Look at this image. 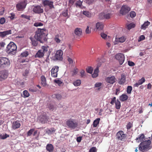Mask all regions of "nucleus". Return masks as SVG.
<instances>
[{
	"label": "nucleus",
	"instance_id": "1",
	"mask_svg": "<svg viewBox=\"0 0 152 152\" xmlns=\"http://www.w3.org/2000/svg\"><path fill=\"white\" fill-rule=\"evenodd\" d=\"M47 35V31L46 29L38 28L36 32L34 37L40 43H42L46 40Z\"/></svg>",
	"mask_w": 152,
	"mask_h": 152
},
{
	"label": "nucleus",
	"instance_id": "2",
	"mask_svg": "<svg viewBox=\"0 0 152 152\" xmlns=\"http://www.w3.org/2000/svg\"><path fill=\"white\" fill-rule=\"evenodd\" d=\"M17 46L13 42H10L7 47L6 52L8 54L14 55L16 52Z\"/></svg>",
	"mask_w": 152,
	"mask_h": 152
},
{
	"label": "nucleus",
	"instance_id": "3",
	"mask_svg": "<svg viewBox=\"0 0 152 152\" xmlns=\"http://www.w3.org/2000/svg\"><path fill=\"white\" fill-rule=\"evenodd\" d=\"M151 143V141L150 140H145L142 142L139 145V150L142 151L147 150L149 148Z\"/></svg>",
	"mask_w": 152,
	"mask_h": 152
},
{
	"label": "nucleus",
	"instance_id": "4",
	"mask_svg": "<svg viewBox=\"0 0 152 152\" xmlns=\"http://www.w3.org/2000/svg\"><path fill=\"white\" fill-rule=\"evenodd\" d=\"M66 124L69 128L73 129H74L78 126V123L75 120L72 119H69L67 121Z\"/></svg>",
	"mask_w": 152,
	"mask_h": 152
},
{
	"label": "nucleus",
	"instance_id": "5",
	"mask_svg": "<svg viewBox=\"0 0 152 152\" xmlns=\"http://www.w3.org/2000/svg\"><path fill=\"white\" fill-rule=\"evenodd\" d=\"M98 60H99V63H98L97 67L94 70L93 73L92 75V77L93 78H96L98 76L99 72V67L101 66L102 65V62H104L103 58H99Z\"/></svg>",
	"mask_w": 152,
	"mask_h": 152
},
{
	"label": "nucleus",
	"instance_id": "6",
	"mask_svg": "<svg viewBox=\"0 0 152 152\" xmlns=\"http://www.w3.org/2000/svg\"><path fill=\"white\" fill-rule=\"evenodd\" d=\"M10 64V60L5 57L0 58V67H4L8 66Z\"/></svg>",
	"mask_w": 152,
	"mask_h": 152
},
{
	"label": "nucleus",
	"instance_id": "7",
	"mask_svg": "<svg viewBox=\"0 0 152 152\" xmlns=\"http://www.w3.org/2000/svg\"><path fill=\"white\" fill-rule=\"evenodd\" d=\"M126 136L127 134H124L123 131L121 130L119 131L116 134V138L122 141H125Z\"/></svg>",
	"mask_w": 152,
	"mask_h": 152
},
{
	"label": "nucleus",
	"instance_id": "8",
	"mask_svg": "<svg viewBox=\"0 0 152 152\" xmlns=\"http://www.w3.org/2000/svg\"><path fill=\"white\" fill-rule=\"evenodd\" d=\"M115 58L119 62L120 65L123 64L125 60L124 55L121 53L116 54L115 56Z\"/></svg>",
	"mask_w": 152,
	"mask_h": 152
},
{
	"label": "nucleus",
	"instance_id": "9",
	"mask_svg": "<svg viewBox=\"0 0 152 152\" xmlns=\"http://www.w3.org/2000/svg\"><path fill=\"white\" fill-rule=\"evenodd\" d=\"M46 113H43L39 117V119L42 123L49 122V118L47 116Z\"/></svg>",
	"mask_w": 152,
	"mask_h": 152
},
{
	"label": "nucleus",
	"instance_id": "10",
	"mask_svg": "<svg viewBox=\"0 0 152 152\" xmlns=\"http://www.w3.org/2000/svg\"><path fill=\"white\" fill-rule=\"evenodd\" d=\"M32 9L33 12L36 14L41 13L43 12V7L39 5L34 6Z\"/></svg>",
	"mask_w": 152,
	"mask_h": 152
},
{
	"label": "nucleus",
	"instance_id": "11",
	"mask_svg": "<svg viewBox=\"0 0 152 152\" xmlns=\"http://www.w3.org/2000/svg\"><path fill=\"white\" fill-rule=\"evenodd\" d=\"M130 10V8L127 5H123L121 7L120 13L122 15H125Z\"/></svg>",
	"mask_w": 152,
	"mask_h": 152
},
{
	"label": "nucleus",
	"instance_id": "12",
	"mask_svg": "<svg viewBox=\"0 0 152 152\" xmlns=\"http://www.w3.org/2000/svg\"><path fill=\"white\" fill-rule=\"evenodd\" d=\"M26 5L25 1L19 2L16 5V7L18 11H21L24 9Z\"/></svg>",
	"mask_w": 152,
	"mask_h": 152
},
{
	"label": "nucleus",
	"instance_id": "13",
	"mask_svg": "<svg viewBox=\"0 0 152 152\" xmlns=\"http://www.w3.org/2000/svg\"><path fill=\"white\" fill-rule=\"evenodd\" d=\"M59 67L57 66H54L51 70V75L52 77L56 78L57 77Z\"/></svg>",
	"mask_w": 152,
	"mask_h": 152
},
{
	"label": "nucleus",
	"instance_id": "14",
	"mask_svg": "<svg viewBox=\"0 0 152 152\" xmlns=\"http://www.w3.org/2000/svg\"><path fill=\"white\" fill-rule=\"evenodd\" d=\"M105 80L107 83H109V84L107 85L111 87V85L115 83L116 79L114 76H113L107 77Z\"/></svg>",
	"mask_w": 152,
	"mask_h": 152
},
{
	"label": "nucleus",
	"instance_id": "15",
	"mask_svg": "<svg viewBox=\"0 0 152 152\" xmlns=\"http://www.w3.org/2000/svg\"><path fill=\"white\" fill-rule=\"evenodd\" d=\"M8 73L6 70L1 71H0V81L3 80L7 77Z\"/></svg>",
	"mask_w": 152,
	"mask_h": 152
},
{
	"label": "nucleus",
	"instance_id": "16",
	"mask_svg": "<svg viewBox=\"0 0 152 152\" xmlns=\"http://www.w3.org/2000/svg\"><path fill=\"white\" fill-rule=\"evenodd\" d=\"M63 52L61 50H57L56 53L55 57L58 60H61L62 59Z\"/></svg>",
	"mask_w": 152,
	"mask_h": 152
},
{
	"label": "nucleus",
	"instance_id": "17",
	"mask_svg": "<svg viewBox=\"0 0 152 152\" xmlns=\"http://www.w3.org/2000/svg\"><path fill=\"white\" fill-rule=\"evenodd\" d=\"M20 124L18 121L13 122L12 124V128L13 130H15L19 128L20 126Z\"/></svg>",
	"mask_w": 152,
	"mask_h": 152
},
{
	"label": "nucleus",
	"instance_id": "18",
	"mask_svg": "<svg viewBox=\"0 0 152 152\" xmlns=\"http://www.w3.org/2000/svg\"><path fill=\"white\" fill-rule=\"evenodd\" d=\"M12 33V30H11L0 32V37L2 38H4L7 35L11 34Z\"/></svg>",
	"mask_w": 152,
	"mask_h": 152
},
{
	"label": "nucleus",
	"instance_id": "19",
	"mask_svg": "<svg viewBox=\"0 0 152 152\" xmlns=\"http://www.w3.org/2000/svg\"><path fill=\"white\" fill-rule=\"evenodd\" d=\"M53 2L48 0H45L43 2L44 6L45 7L48 6L50 8L53 7Z\"/></svg>",
	"mask_w": 152,
	"mask_h": 152
},
{
	"label": "nucleus",
	"instance_id": "20",
	"mask_svg": "<svg viewBox=\"0 0 152 152\" xmlns=\"http://www.w3.org/2000/svg\"><path fill=\"white\" fill-rule=\"evenodd\" d=\"M95 26L96 29L98 31H101L103 29L104 25L102 22H98L96 24Z\"/></svg>",
	"mask_w": 152,
	"mask_h": 152
},
{
	"label": "nucleus",
	"instance_id": "21",
	"mask_svg": "<svg viewBox=\"0 0 152 152\" xmlns=\"http://www.w3.org/2000/svg\"><path fill=\"white\" fill-rule=\"evenodd\" d=\"M126 78V76L125 74H122L121 78L118 80V83L120 85L123 84L125 83Z\"/></svg>",
	"mask_w": 152,
	"mask_h": 152
},
{
	"label": "nucleus",
	"instance_id": "22",
	"mask_svg": "<svg viewBox=\"0 0 152 152\" xmlns=\"http://www.w3.org/2000/svg\"><path fill=\"white\" fill-rule=\"evenodd\" d=\"M145 81L144 77H142L141 79L139 80L137 83L134 84V87H138L139 85L142 84Z\"/></svg>",
	"mask_w": 152,
	"mask_h": 152
},
{
	"label": "nucleus",
	"instance_id": "23",
	"mask_svg": "<svg viewBox=\"0 0 152 152\" xmlns=\"http://www.w3.org/2000/svg\"><path fill=\"white\" fill-rule=\"evenodd\" d=\"M46 149L49 152H52L54 150V147L52 144H48L46 145Z\"/></svg>",
	"mask_w": 152,
	"mask_h": 152
},
{
	"label": "nucleus",
	"instance_id": "24",
	"mask_svg": "<svg viewBox=\"0 0 152 152\" xmlns=\"http://www.w3.org/2000/svg\"><path fill=\"white\" fill-rule=\"evenodd\" d=\"M29 39L31 41L32 45L34 46H37L38 44V40H37V39L34 38H34L30 37Z\"/></svg>",
	"mask_w": 152,
	"mask_h": 152
},
{
	"label": "nucleus",
	"instance_id": "25",
	"mask_svg": "<svg viewBox=\"0 0 152 152\" xmlns=\"http://www.w3.org/2000/svg\"><path fill=\"white\" fill-rule=\"evenodd\" d=\"M74 33L77 36H80L82 34V30L81 28H77L75 30Z\"/></svg>",
	"mask_w": 152,
	"mask_h": 152
},
{
	"label": "nucleus",
	"instance_id": "26",
	"mask_svg": "<svg viewBox=\"0 0 152 152\" xmlns=\"http://www.w3.org/2000/svg\"><path fill=\"white\" fill-rule=\"evenodd\" d=\"M45 53L41 50H39L35 56V57L41 58L43 56Z\"/></svg>",
	"mask_w": 152,
	"mask_h": 152
},
{
	"label": "nucleus",
	"instance_id": "27",
	"mask_svg": "<svg viewBox=\"0 0 152 152\" xmlns=\"http://www.w3.org/2000/svg\"><path fill=\"white\" fill-rule=\"evenodd\" d=\"M144 138V135L142 134L138 136V137L136 139V140L138 142H140L143 141Z\"/></svg>",
	"mask_w": 152,
	"mask_h": 152
},
{
	"label": "nucleus",
	"instance_id": "28",
	"mask_svg": "<svg viewBox=\"0 0 152 152\" xmlns=\"http://www.w3.org/2000/svg\"><path fill=\"white\" fill-rule=\"evenodd\" d=\"M150 23L148 21H147L141 26V28L142 29H145L148 27V26L150 25Z\"/></svg>",
	"mask_w": 152,
	"mask_h": 152
},
{
	"label": "nucleus",
	"instance_id": "29",
	"mask_svg": "<svg viewBox=\"0 0 152 152\" xmlns=\"http://www.w3.org/2000/svg\"><path fill=\"white\" fill-rule=\"evenodd\" d=\"M128 98V96L127 95L125 94H123L122 95L120 96V100L122 102L126 100Z\"/></svg>",
	"mask_w": 152,
	"mask_h": 152
},
{
	"label": "nucleus",
	"instance_id": "30",
	"mask_svg": "<svg viewBox=\"0 0 152 152\" xmlns=\"http://www.w3.org/2000/svg\"><path fill=\"white\" fill-rule=\"evenodd\" d=\"M41 83L44 86H45L47 85L46 78L44 76L42 75L41 77Z\"/></svg>",
	"mask_w": 152,
	"mask_h": 152
},
{
	"label": "nucleus",
	"instance_id": "31",
	"mask_svg": "<svg viewBox=\"0 0 152 152\" xmlns=\"http://www.w3.org/2000/svg\"><path fill=\"white\" fill-rule=\"evenodd\" d=\"M54 82L60 86H61L63 85V83L62 81L58 78L54 80Z\"/></svg>",
	"mask_w": 152,
	"mask_h": 152
},
{
	"label": "nucleus",
	"instance_id": "32",
	"mask_svg": "<svg viewBox=\"0 0 152 152\" xmlns=\"http://www.w3.org/2000/svg\"><path fill=\"white\" fill-rule=\"evenodd\" d=\"M126 40V38L124 37L120 38H116L115 41L117 42H123Z\"/></svg>",
	"mask_w": 152,
	"mask_h": 152
},
{
	"label": "nucleus",
	"instance_id": "33",
	"mask_svg": "<svg viewBox=\"0 0 152 152\" xmlns=\"http://www.w3.org/2000/svg\"><path fill=\"white\" fill-rule=\"evenodd\" d=\"M52 97L53 98H56L57 100H61L62 97L61 95L59 94H54L52 95Z\"/></svg>",
	"mask_w": 152,
	"mask_h": 152
},
{
	"label": "nucleus",
	"instance_id": "34",
	"mask_svg": "<svg viewBox=\"0 0 152 152\" xmlns=\"http://www.w3.org/2000/svg\"><path fill=\"white\" fill-rule=\"evenodd\" d=\"M103 86V84L100 82H97L94 85V87L98 88V90H99L102 86Z\"/></svg>",
	"mask_w": 152,
	"mask_h": 152
},
{
	"label": "nucleus",
	"instance_id": "35",
	"mask_svg": "<svg viewBox=\"0 0 152 152\" xmlns=\"http://www.w3.org/2000/svg\"><path fill=\"white\" fill-rule=\"evenodd\" d=\"M83 14L88 18H90L91 17V13L88 11H83Z\"/></svg>",
	"mask_w": 152,
	"mask_h": 152
},
{
	"label": "nucleus",
	"instance_id": "36",
	"mask_svg": "<svg viewBox=\"0 0 152 152\" xmlns=\"http://www.w3.org/2000/svg\"><path fill=\"white\" fill-rule=\"evenodd\" d=\"M115 108L117 109H119L121 107L120 102L117 99L116 101L115 102Z\"/></svg>",
	"mask_w": 152,
	"mask_h": 152
},
{
	"label": "nucleus",
	"instance_id": "37",
	"mask_svg": "<svg viewBox=\"0 0 152 152\" xmlns=\"http://www.w3.org/2000/svg\"><path fill=\"white\" fill-rule=\"evenodd\" d=\"M55 131L56 129H55L54 128H52L50 129H48L46 131V133L49 134H51L55 132Z\"/></svg>",
	"mask_w": 152,
	"mask_h": 152
},
{
	"label": "nucleus",
	"instance_id": "38",
	"mask_svg": "<svg viewBox=\"0 0 152 152\" xmlns=\"http://www.w3.org/2000/svg\"><path fill=\"white\" fill-rule=\"evenodd\" d=\"M73 84L75 86H80L81 84V81L80 80H77L74 81L73 82Z\"/></svg>",
	"mask_w": 152,
	"mask_h": 152
},
{
	"label": "nucleus",
	"instance_id": "39",
	"mask_svg": "<svg viewBox=\"0 0 152 152\" xmlns=\"http://www.w3.org/2000/svg\"><path fill=\"white\" fill-rule=\"evenodd\" d=\"M48 47L47 46H43L42 47L41 49L40 50L45 54L48 51Z\"/></svg>",
	"mask_w": 152,
	"mask_h": 152
},
{
	"label": "nucleus",
	"instance_id": "40",
	"mask_svg": "<svg viewBox=\"0 0 152 152\" xmlns=\"http://www.w3.org/2000/svg\"><path fill=\"white\" fill-rule=\"evenodd\" d=\"M82 1H81L80 0H78L75 3V5L76 7L81 8L82 4Z\"/></svg>",
	"mask_w": 152,
	"mask_h": 152
},
{
	"label": "nucleus",
	"instance_id": "41",
	"mask_svg": "<svg viewBox=\"0 0 152 152\" xmlns=\"http://www.w3.org/2000/svg\"><path fill=\"white\" fill-rule=\"evenodd\" d=\"M99 118H97L96 120H95L93 122V126L94 127H96L99 123V121H100Z\"/></svg>",
	"mask_w": 152,
	"mask_h": 152
},
{
	"label": "nucleus",
	"instance_id": "42",
	"mask_svg": "<svg viewBox=\"0 0 152 152\" xmlns=\"http://www.w3.org/2000/svg\"><path fill=\"white\" fill-rule=\"evenodd\" d=\"M135 26V25L133 23H131L127 26V29L129 30L134 28Z\"/></svg>",
	"mask_w": 152,
	"mask_h": 152
},
{
	"label": "nucleus",
	"instance_id": "43",
	"mask_svg": "<svg viewBox=\"0 0 152 152\" xmlns=\"http://www.w3.org/2000/svg\"><path fill=\"white\" fill-rule=\"evenodd\" d=\"M61 37L58 34L56 35L54 38V40L57 43H60L61 42V40L60 39V37Z\"/></svg>",
	"mask_w": 152,
	"mask_h": 152
},
{
	"label": "nucleus",
	"instance_id": "44",
	"mask_svg": "<svg viewBox=\"0 0 152 152\" xmlns=\"http://www.w3.org/2000/svg\"><path fill=\"white\" fill-rule=\"evenodd\" d=\"M104 18V13L102 12L100 13L99 15V20L103 19Z\"/></svg>",
	"mask_w": 152,
	"mask_h": 152
},
{
	"label": "nucleus",
	"instance_id": "45",
	"mask_svg": "<svg viewBox=\"0 0 152 152\" xmlns=\"http://www.w3.org/2000/svg\"><path fill=\"white\" fill-rule=\"evenodd\" d=\"M28 53L27 51H25L22 53L20 56V57H27L28 55Z\"/></svg>",
	"mask_w": 152,
	"mask_h": 152
},
{
	"label": "nucleus",
	"instance_id": "46",
	"mask_svg": "<svg viewBox=\"0 0 152 152\" xmlns=\"http://www.w3.org/2000/svg\"><path fill=\"white\" fill-rule=\"evenodd\" d=\"M133 126L132 123L131 122H129L126 125V127L128 130L130 129Z\"/></svg>",
	"mask_w": 152,
	"mask_h": 152
},
{
	"label": "nucleus",
	"instance_id": "47",
	"mask_svg": "<svg viewBox=\"0 0 152 152\" xmlns=\"http://www.w3.org/2000/svg\"><path fill=\"white\" fill-rule=\"evenodd\" d=\"M86 71L88 73L91 74L93 71V69L91 67H88L86 69Z\"/></svg>",
	"mask_w": 152,
	"mask_h": 152
},
{
	"label": "nucleus",
	"instance_id": "48",
	"mask_svg": "<svg viewBox=\"0 0 152 152\" xmlns=\"http://www.w3.org/2000/svg\"><path fill=\"white\" fill-rule=\"evenodd\" d=\"M132 87L131 86H128L127 88V92L128 94H130L132 90Z\"/></svg>",
	"mask_w": 152,
	"mask_h": 152
},
{
	"label": "nucleus",
	"instance_id": "49",
	"mask_svg": "<svg viewBox=\"0 0 152 152\" xmlns=\"http://www.w3.org/2000/svg\"><path fill=\"white\" fill-rule=\"evenodd\" d=\"M62 15L63 16L65 17H67V18L69 17L68 15L67 10H64L62 13Z\"/></svg>",
	"mask_w": 152,
	"mask_h": 152
},
{
	"label": "nucleus",
	"instance_id": "50",
	"mask_svg": "<svg viewBox=\"0 0 152 152\" xmlns=\"http://www.w3.org/2000/svg\"><path fill=\"white\" fill-rule=\"evenodd\" d=\"M34 130V129H30L27 133V136H31Z\"/></svg>",
	"mask_w": 152,
	"mask_h": 152
},
{
	"label": "nucleus",
	"instance_id": "51",
	"mask_svg": "<svg viewBox=\"0 0 152 152\" xmlns=\"http://www.w3.org/2000/svg\"><path fill=\"white\" fill-rule=\"evenodd\" d=\"M48 106L49 109L50 110H53L55 109L54 106L51 104H49Z\"/></svg>",
	"mask_w": 152,
	"mask_h": 152
},
{
	"label": "nucleus",
	"instance_id": "52",
	"mask_svg": "<svg viewBox=\"0 0 152 152\" xmlns=\"http://www.w3.org/2000/svg\"><path fill=\"white\" fill-rule=\"evenodd\" d=\"M23 95L24 97H28L29 96V94L26 90H25L23 91Z\"/></svg>",
	"mask_w": 152,
	"mask_h": 152
},
{
	"label": "nucleus",
	"instance_id": "53",
	"mask_svg": "<svg viewBox=\"0 0 152 152\" xmlns=\"http://www.w3.org/2000/svg\"><path fill=\"white\" fill-rule=\"evenodd\" d=\"M96 0H86V2L89 4H91L96 1Z\"/></svg>",
	"mask_w": 152,
	"mask_h": 152
},
{
	"label": "nucleus",
	"instance_id": "54",
	"mask_svg": "<svg viewBox=\"0 0 152 152\" xmlns=\"http://www.w3.org/2000/svg\"><path fill=\"white\" fill-rule=\"evenodd\" d=\"M43 24L40 22H36L34 24V26L36 27L42 26Z\"/></svg>",
	"mask_w": 152,
	"mask_h": 152
},
{
	"label": "nucleus",
	"instance_id": "55",
	"mask_svg": "<svg viewBox=\"0 0 152 152\" xmlns=\"http://www.w3.org/2000/svg\"><path fill=\"white\" fill-rule=\"evenodd\" d=\"M136 13L135 12L132 11L130 13V16L131 17L133 18L136 16Z\"/></svg>",
	"mask_w": 152,
	"mask_h": 152
},
{
	"label": "nucleus",
	"instance_id": "56",
	"mask_svg": "<svg viewBox=\"0 0 152 152\" xmlns=\"http://www.w3.org/2000/svg\"><path fill=\"white\" fill-rule=\"evenodd\" d=\"M145 39V37L144 35H142L140 36L138 40L139 42H140Z\"/></svg>",
	"mask_w": 152,
	"mask_h": 152
},
{
	"label": "nucleus",
	"instance_id": "57",
	"mask_svg": "<svg viewBox=\"0 0 152 152\" xmlns=\"http://www.w3.org/2000/svg\"><path fill=\"white\" fill-rule=\"evenodd\" d=\"M29 91L32 92H35L37 91V89L34 87H31L29 88Z\"/></svg>",
	"mask_w": 152,
	"mask_h": 152
},
{
	"label": "nucleus",
	"instance_id": "58",
	"mask_svg": "<svg viewBox=\"0 0 152 152\" xmlns=\"http://www.w3.org/2000/svg\"><path fill=\"white\" fill-rule=\"evenodd\" d=\"M91 32V28H89V27L88 26L86 30V34H89Z\"/></svg>",
	"mask_w": 152,
	"mask_h": 152
},
{
	"label": "nucleus",
	"instance_id": "59",
	"mask_svg": "<svg viewBox=\"0 0 152 152\" xmlns=\"http://www.w3.org/2000/svg\"><path fill=\"white\" fill-rule=\"evenodd\" d=\"M5 22V19L4 18H2L0 19V23L3 24Z\"/></svg>",
	"mask_w": 152,
	"mask_h": 152
},
{
	"label": "nucleus",
	"instance_id": "60",
	"mask_svg": "<svg viewBox=\"0 0 152 152\" xmlns=\"http://www.w3.org/2000/svg\"><path fill=\"white\" fill-rule=\"evenodd\" d=\"M128 64L129 66H134L135 64L133 62L130 61H128Z\"/></svg>",
	"mask_w": 152,
	"mask_h": 152
},
{
	"label": "nucleus",
	"instance_id": "61",
	"mask_svg": "<svg viewBox=\"0 0 152 152\" xmlns=\"http://www.w3.org/2000/svg\"><path fill=\"white\" fill-rule=\"evenodd\" d=\"M9 136L7 135V134H5L4 135H0V138L4 139H6V138L8 137Z\"/></svg>",
	"mask_w": 152,
	"mask_h": 152
},
{
	"label": "nucleus",
	"instance_id": "62",
	"mask_svg": "<svg viewBox=\"0 0 152 152\" xmlns=\"http://www.w3.org/2000/svg\"><path fill=\"white\" fill-rule=\"evenodd\" d=\"M15 15L14 13H11L10 14V16L8 17L10 18L12 20L15 18Z\"/></svg>",
	"mask_w": 152,
	"mask_h": 152
},
{
	"label": "nucleus",
	"instance_id": "63",
	"mask_svg": "<svg viewBox=\"0 0 152 152\" xmlns=\"http://www.w3.org/2000/svg\"><path fill=\"white\" fill-rule=\"evenodd\" d=\"M85 71L83 70H82L80 71V76L82 77H83V76L85 75Z\"/></svg>",
	"mask_w": 152,
	"mask_h": 152
},
{
	"label": "nucleus",
	"instance_id": "64",
	"mask_svg": "<svg viewBox=\"0 0 152 152\" xmlns=\"http://www.w3.org/2000/svg\"><path fill=\"white\" fill-rule=\"evenodd\" d=\"M89 152H96V148L94 147H92L90 150Z\"/></svg>",
	"mask_w": 152,
	"mask_h": 152
}]
</instances>
